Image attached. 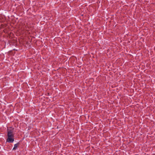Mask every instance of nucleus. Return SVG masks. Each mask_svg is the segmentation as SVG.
<instances>
[{
  "instance_id": "obj_2",
  "label": "nucleus",
  "mask_w": 155,
  "mask_h": 155,
  "mask_svg": "<svg viewBox=\"0 0 155 155\" xmlns=\"http://www.w3.org/2000/svg\"><path fill=\"white\" fill-rule=\"evenodd\" d=\"M19 144L20 143H17L15 144L14 145V147L13 149V150H16L17 149V148L19 146Z\"/></svg>"
},
{
  "instance_id": "obj_1",
  "label": "nucleus",
  "mask_w": 155,
  "mask_h": 155,
  "mask_svg": "<svg viewBox=\"0 0 155 155\" xmlns=\"http://www.w3.org/2000/svg\"><path fill=\"white\" fill-rule=\"evenodd\" d=\"M14 128L11 129H8L7 131V137L8 138L6 140V141L10 143H13L14 141V135L13 133Z\"/></svg>"
}]
</instances>
